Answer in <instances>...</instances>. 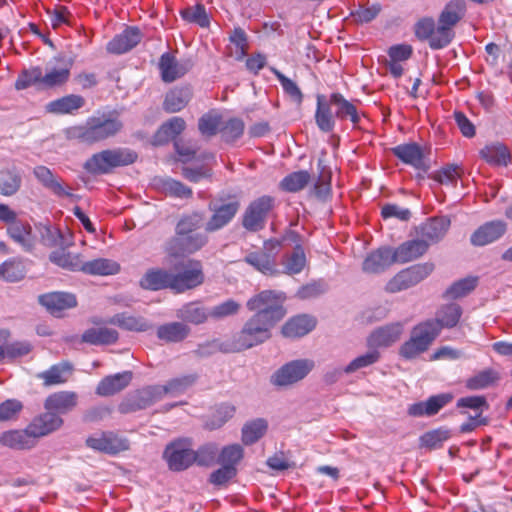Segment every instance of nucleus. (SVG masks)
<instances>
[{
    "mask_svg": "<svg viewBox=\"0 0 512 512\" xmlns=\"http://www.w3.org/2000/svg\"><path fill=\"white\" fill-rule=\"evenodd\" d=\"M450 227L449 218L435 217L429 219L427 222L420 226V236L422 240L428 243V246L432 243H436L441 240L447 233Z\"/></svg>",
    "mask_w": 512,
    "mask_h": 512,
    "instance_id": "30",
    "label": "nucleus"
},
{
    "mask_svg": "<svg viewBox=\"0 0 512 512\" xmlns=\"http://www.w3.org/2000/svg\"><path fill=\"white\" fill-rule=\"evenodd\" d=\"M190 98L191 91L189 88L172 89L165 96L163 108L168 113L179 112L188 104Z\"/></svg>",
    "mask_w": 512,
    "mask_h": 512,
    "instance_id": "45",
    "label": "nucleus"
},
{
    "mask_svg": "<svg viewBox=\"0 0 512 512\" xmlns=\"http://www.w3.org/2000/svg\"><path fill=\"white\" fill-rule=\"evenodd\" d=\"M197 380L196 374L184 375L171 379L165 385H160L162 396H178L194 385Z\"/></svg>",
    "mask_w": 512,
    "mask_h": 512,
    "instance_id": "50",
    "label": "nucleus"
},
{
    "mask_svg": "<svg viewBox=\"0 0 512 512\" xmlns=\"http://www.w3.org/2000/svg\"><path fill=\"white\" fill-rule=\"evenodd\" d=\"M310 181V174L307 171H296L290 173L280 182V188L287 192L302 190Z\"/></svg>",
    "mask_w": 512,
    "mask_h": 512,
    "instance_id": "56",
    "label": "nucleus"
},
{
    "mask_svg": "<svg viewBox=\"0 0 512 512\" xmlns=\"http://www.w3.org/2000/svg\"><path fill=\"white\" fill-rule=\"evenodd\" d=\"M306 255L301 245H296L291 254L286 255L282 260L284 273L288 275L299 274L306 265Z\"/></svg>",
    "mask_w": 512,
    "mask_h": 512,
    "instance_id": "53",
    "label": "nucleus"
},
{
    "mask_svg": "<svg viewBox=\"0 0 512 512\" xmlns=\"http://www.w3.org/2000/svg\"><path fill=\"white\" fill-rule=\"evenodd\" d=\"M86 100L83 96L78 94H69L53 100L46 105V110L49 113L57 115L75 114L78 110L84 107Z\"/></svg>",
    "mask_w": 512,
    "mask_h": 512,
    "instance_id": "31",
    "label": "nucleus"
},
{
    "mask_svg": "<svg viewBox=\"0 0 512 512\" xmlns=\"http://www.w3.org/2000/svg\"><path fill=\"white\" fill-rule=\"evenodd\" d=\"M403 324L396 322L375 329L368 338L373 348L388 347L398 341L403 333Z\"/></svg>",
    "mask_w": 512,
    "mask_h": 512,
    "instance_id": "22",
    "label": "nucleus"
},
{
    "mask_svg": "<svg viewBox=\"0 0 512 512\" xmlns=\"http://www.w3.org/2000/svg\"><path fill=\"white\" fill-rule=\"evenodd\" d=\"M438 335L436 323L426 320L415 325L410 332L409 339L399 349L400 356L406 360L417 358L429 349Z\"/></svg>",
    "mask_w": 512,
    "mask_h": 512,
    "instance_id": "7",
    "label": "nucleus"
},
{
    "mask_svg": "<svg viewBox=\"0 0 512 512\" xmlns=\"http://www.w3.org/2000/svg\"><path fill=\"white\" fill-rule=\"evenodd\" d=\"M33 175L37 181L57 197H72L71 187L65 185L62 179L44 165H38L33 169Z\"/></svg>",
    "mask_w": 512,
    "mask_h": 512,
    "instance_id": "19",
    "label": "nucleus"
},
{
    "mask_svg": "<svg viewBox=\"0 0 512 512\" xmlns=\"http://www.w3.org/2000/svg\"><path fill=\"white\" fill-rule=\"evenodd\" d=\"M42 69L40 67H32L20 73L15 82L17 90H24L30 86L38 85L42 88Z\"/></svg>",
    "mask_w": 512,
    "mask_h": 512,
    "instance_id": "57",
    "label": "nucleus"
},
{
    "mask_svg": "<svg viewBox=\"0 0 512 512\" xmlns=\"http://www.w3.org/2000/svg\"><path fill=\"white\" fill-rule=\"evenodd\" d=\"M25 275L23 263L16 259H10L0 265V277L6 281L16 282Z\"/></svg>",
    "mask_w": 512,
    "mask_h": 512,
    "instance_id": "59",
    "label": "nucleus"
},
{
    "mask_svg": "<svg viewBox=\"0 0 512 512\" xmlns=\"http://www.w3.org/2000/svg\"><path fill=\"white\" fill-rule=\"evenodd\" d=\"M131 380L132 373L130 371L106 376L99 382L96 393L100 396L114 395L126 388Z\"/></svg>",
    "mask_w": 512,
    "mask_h": 512,
    "instance_id": "32",
    "label": "nucleus"
},
{
    "mask_svg": "<svg viewBox=\"0 0 512 512\" xmlns=\"http://www.w3.org/2000/svg\"><path fill=\"white\" fill-rule=\"evenodd\" d=\"M177 273H172V290L183 293L202 285L205 274L199 260L188 259L175 266Z\"/></svg>",
    "mask_w": 512,
    "mask_h": 512,
    "instance_id": "8",
    "label": "nucleus"
},
{
    "mask_svg": "<svg viewBox=\"0 0 512 512\" xmlns=\"http://www.w3.org/2000/svg\"><path fill=\"white\" fill-rule=\"evenodd\" d=\"M73 372V366L69 362H60L49 369L37 374V378L43 381L44 386L64 384Z\"/></svg>",
    "mask_w": 512,
    "mask_h": 512,
    "instance_id": "33",
    "label": "nucleus"
},
{
    "mask_svg": "<svg viewBox=\"0 0 512 512\" xmlns=\"http://www.w3.org/2000/svg\"><path fill=\"white\" fill-rule=\"evenodd\" d=\"M207 241L208 238L204 233L175 236L167 242L165 251L173 258L184 257L200 250Z\"/></svg>",
    "mask_w": 512,
    "mask_h": 512,
    "instance_id": "15",
    "label": "nucleus"
},
{
    "mask_svg": "<svg viewBox=\"0 0 512 512\" xmlns=\"http://www.w3.org/2000/svg\"><path fill=\"white\" fill-rule=\"evenodd\" d=\"M438 335L436 323L426 320L415 325L410 332L409 339L399 349L400 356L406 360L417 358L429 349Z\"/></svg>",
    "mask_w": 512,
    "mask_h": 512,
    "instance_id": "5",
    "label": "nucleus"
},
{
    "mask_svg": "<svg viewBox=\"0 0 512 512\" xmlns=\"http://www.w3.org/2000/svg\"><path fill=\"white\" fill-rule=\"evenodd\" d=\"M477 285L476 277H467L456 281L446 290V297L449 299H458L466 296L475 289Z\"/></svg>",
    "mask_w": 512,
    "mask_h": 512,
    "instance_id": "58",
    "label": "nucleus"
},
{
    "mask_svg": "<svg viewBox=\"0 0 512 512\" xmlns=\"http://www.w3.org/2000/svg\"><path fill=\"white\" fill-rule=\"evenodd\" d=\"M192 441L189 438H179L170 442L163 452V458L172 471H184L195 462Z\"/></svg>",
    "mask_w": 512,
    "mask_h": 512,
    "instance_id": "10",
    "label": "nucleus"
},
{
    "mask_svg": "<svg viewBox=\"0 0 512 512\" xmlns=\"http://www.w3.org/2000/svg\"><path fill=\"white\" fill-rule=\"evenodd\" d=\"M195 462L199 466H211L215 463L218 455L217 445L214 443H208L199 447L194 451Z\"/></svg>",
    "mask_w": 512,
    "mask_h": 512,
    "instance_id": "64",
    "label": "nucleus"
},
{
    "mask_svg": "<svg viewBox=\"0 0 512 512\" xmlns=\"http://www.w3.org/2000/svg\"><path fill=\"white\" fill-rule=\"evenodd\" d=\"M428 249V243L422 239L406 241L393 249L397 263H407L422 256Z\"/></svg>",
    "mask_w": 512,
    "mask_h": 512,
    "instance_id": "36",
    "label": "nucleus"
},
{
    "mask_svg": "<svg viewBox=\"0 0 512 512\" xmlns=\"http://www.w3.org/2000/svg\"><path fill=\"white\" fill-rule=\"evenodd\" d=\"M202 224L203 218L198 213L184 216L176 226V236L197 233L196 230L201 228Z\"/></svg>",
    "mask_w": 512,
    "mask_h": 512,
    "instance_id": "61",
    "label": "nucleus"
},
{
    "mask_svg": "<svg viewBox=\"0 0 512 512\" xmlns=\"http://www.w3.org/2000/svg\"><path fill=\"white\" fill-rule=\"evenodd\" d=\"M316 326L313 317L307 315H299L291 318L282 327V334L287 338H299L308 334Z\"/></svg>",
    "mask_w": 512,
    "mask_h": 512,
    "instance_id": "35",
    "label": "nucleus"
},
{
    "mask_svg": "<svg viewBox=\"0 0 512 512\" xmlns=\"http://www.w3.org/2000/svg\"><path fill=\"white\" fill-rule=\"evenodd\" d=\"M331 103L336 108L335 116L338 119L349 118L354 125L360 121L356 107L343 97L340 93L331 94Z\"/></svg>",
    "mask_w": 512,
    "mask_h": 512,
    "instance_id": "47",
    "label": "nucleus"
},
{
    "mask_svg": "<svg viewBox=\"0 0 512 512\" xmlns=\"http://www.w3.org/2000/svg\"><path fill=\"white\" fill-rule=\"evenodd\" d=\"M106 323L135 332H144L150 327L148 322L143 317H137L128 313L116 314L109 318Z\"/></svg>",
    "mask_w": 512,
    "mask_h": 512,
    "instance_id": "43",
    "label": "nucleus"
},
{
    "mask_svg": "<svg viewBox=\"0 0 512 512\" xmlns=\"http://www.w3.org/2000/svg\"><path fill=\"white\" fill-rule=\"evenodd\" d=\"M480 156L492 165H507L510 161L507 147L500 143L486 145L480 150Z\"/></svg>",
    "mask_w": 512,
    "mask_h": 512,
    "instance_id": "49",
    "label": "nucleus"
},
{
    "mask_svg": "<svg viewBox=\"0 0 512 512\" xmlns=\"http://www.w3.org/2000/svg\"><path fill=\"white\" fill-rule=\"evenodd\" d=\"M466 11L464 0L449 1L438 18L436 37L431 43L432 49H442L448 46L454 38V26L462 19Z\"/></svg>",
    "mask_w": 512,
    "mask_h": 512,
    "instance_id": "3",
    "label": "nucleus"
},
{
    "mask_svg": "<svg viewBox=\"0 0 512 512\" xmlns=\"http://www.w3.org/2000/svg\"><path fill=\"white\" fill-rule=\"evenodd\" d=\"M379 358L380 354L378 351H369L353 359L346 367L343 368V371L346 374L354 373L360 369L371 366L372 364L376 363Z\"/></svg>",
    "mask_w": 512,
    "mask_h": 512,
    "instance_id": "63",
    "label": "nucleus"
},
{
    "mask_svg": "<svg viewBox=\"0 0 512 512\" xmlns=\"http://www.w3.org/2000/svg\"><path fill=\"white\" fill-rule=\"evenodd\" d=\"M394 251L390 247H380L364 259L362 269L366 273L377 274L397 263Z\"/></svg>",
    "mask_w": 512,
    "mask_h": 512,
    "instance_id": "20",
    "label": "nucleus"
},
{
    "mask_svg": "<svg viewBox=\"0 0 512 512\" xmlns=\"http://www.w3.org/2000/svg\"><path fill=\"white\" fill-rule=\"evenodd\" d=\"M7 233L11 239L19 244L25 251H31L34 247L31 226L28 223L18 220L7 227Z\"/></svg>",
    "mask_w": 512,
    "mask_h": 512,
    "instance_id": "41",
    "label": "nucleus"
},
{
    "mask_svg": "<svg viewBox=\"0 0 512 512\" xmlns=\"http://www.w3.org/2000/svg\"><path fill=\"white\" fill-rule=\"evenodd\" d=\"M122 129V123L116 118L105 115L90 117L83 125L72 126L66 130L68 139L86 144H94L117 134Z\"/></svg>",
    "mask_w": 512,
    "mask_h": 512,
    "instance_id": "2",
    "label": "nucleus"
},
{
    "mask_svg": "<svg viewBox=\"0 0 512 512\" xmlns=\"http://www.w3.org/2000/svg\"><path fill=\"white\" fill-rule=\"evenodd\" d=\"M137 154L126 148L107 149L92 155L84 164L91 174H108L114 168L134 163Z\"/></svg>",
    "mask_w": 512,
    "mask_h": 512,
    "instance_id": "4",
    "label": "nucleus"
},
{
    "mask_svg": "<svg viewBox=\"0 0 512 512\" xmlns=\"http://www.w3.org/2000/svg\"><path fill=\"white\" fill-rule=\"evenodd\" d=\"M280 250L281 242L270 239L264 242L263 250L248 253L244 257V261L262 274L274 275L278 272L276 269V255Z\"/></svg>",
    "mask_w": 512,
    "mask_h": 512,
    "instance_id": "13",
    "label": "nucleus"
},
{
    "mask_svg": "<svg viewBox=\"0 0 512 512\" xmlns=\"http://www.w3.org/2000/svg\"><path fill=\"white\" fill-rule=\"evenodd\" d=\"M268 423L263 418H257L247 422L242 428V441L245 445H251L264 436Z\"/></svg>",
    "mask_w": 512,
    "mask_h": 512,
    "instance_id": "51",
    "label": "nucleus"
},
{
    "mask_svg": "<svg viewBox=\"0 0 512 512\" xmlns=\"http://www.w3.org/2000/svg\"><path fill=\"white\" fill-rule=\"evenodd\" d=\"M176 316L184 322L199 325L207 321L210 312L199 302H189L177 310Z\"/></svg>",
    "mask_w": 512,
    "mask_h": 512,
    "instance_id": "40",
    "label": "nucleus"
},
{
    "mask_svg": "<svg viewBox=\"0 0 512 512\" xmlns=\"http://www.w3.org/2000/svg\"><path fill=\"white\" fill-rule=\"evenodd\" d=\"M0 444L14 450H29L36 445L29 427L23 430H9L0 435Z\"/></svg>",
    "mask_w": 512,
    "mask_h": 512,
    "instance_id": "28",
    "label": "nucleus"
},
{
    "mask_svg": "<svg viewBox=\"0 0 512 512\" xmlns=\"http://www.w3.org/2000/svg\"><path fill=\"white\" fill-rule=\"evenodd\" d=\"M180 15L185 21L195 23L203 28L208 27L210 24L209 16L202 3H196L182 9Z\"/></svg>",
    "mask_w": 512,
    "mask_h": 512,
    "instance_id": "55",
    "label": "nucleus"
},
{
    "mask_svg": "<svg viewBox=\"0 0 512 512\" xmlns=\"http://www.w3.org/2000/svg\"><path fill=\"white\" fill-rule=\"evenodd\" d=\"M50 261L70 271H80L82 259L79 254H72L65 249H58L50 254Z\"/></svg>",
    "mask_w": 512,
    "mask_h": 512,
    "instance_id": "52",
    "label": "nucleus"
},
{
    "mask_svg": "<svg viewBox=\"0 0 512 512\" xmlns=\"http://www.w3.org/2000/svg\"><path fill=\"white\" fill-rule=\"evenodd\" d=\"M222 117L216 112H209L203 115L198 122V128L201 134L213 136L222 127Z\"/></svg>",
    "mask_w": 512,
    "mask_h": 512,
    "instance_id": "60",
    "label": "nucleus"
},
{
    "mask_svg": "<svg viewBox=\"0 0 512 512\" xmlns=\"http://www.w3.org/2000/svg\"><path fill=\"white\" fill-rule=\"evenodd\" d=\"M22 177L16 168L0 170V195L10 197L21 188Z\"/></svg>",
    "mask_w": 512,
    "mask_h": 512,
    "instance_id": "44",
    "label": "nucleus"
},
{
    "mask_svg": "<svg viewBox=\"0 0 512 512\" xmlns=\"http://www.w3.org/2000/svg\"><path fill=\"white\" fill-rule=\"evenodd\" d=\"M78 403V395L73 391H59L49 395L44 403L47 411L65 414L73 410Z\"/></svg>",
    "mask_w": 512,
    "mask_h": 512,
    "instance_id": "27",
    "label": "nucleus"
},
{
    "mask_svg": "<svg viewBox=\"0 0 512 512\" xmlns=\"http://www.w3.org/2000/svg\"><path fill=\"white\" fill-rule=\"evenodd\" d=\"M451 432L446 428H438L425 432L419 438V446L429 450L441 448L450 439Z\"/></svg>",
    "mask_w": 512,
    "mask_h": 512,
    "instance_id": "54",
    "label": "nucleus"
},
{
    "mask_svg": "<svg viewBox=\"0 0 512 512\" xmlns=\"http://www.w3.org/2000/svg\"><path fill=\"white\" fill-rule=\"evenodd\" d=\"M72 63L63 58H55L42 71V88L52 89L65 85L70 78Z\"/></svg>",
    "mask_w": 512,
    "mask_h": 512,
    "instance_id": "17",
    "label": "nucleus"
},
{
    "mask_svg": "<svg viewBox=\"0 0 512 512\" xmlns=\"http://www.w3.org/2000/svg\"><path fill=\"white\" fill-rule=\"evenodd\" d=\"M159 70L164 82L170 83L183 77L190 69L188 61L179 62L170 53H164L159 60Z\"/></svg>",
    "mask_w": 512,
    "mask_h": 512,
    "instance_id": "24",
    "label": "nucleus"
},
{
    "mask_svg": "<svg viewBox=\"0 0 512 512\" xmlns=\"http://www.w3.org/2000/svg\"><path fill=\"white\" fill-rule=\"evenodd\" d=\"M39 302L47 308V310L59 317L61 313L73 308L77 305V300L74 294L66 292H52L39 296Z\"/></svg>",
    "mask_w": 512,
    "mask_h": 512,
    "instance_id": "23",
    "label": "nucleus"
},
{
    "mask_svg": "<svg viewBox=\"0 0 512 512\" xmlns=\"http://www.w3.org/2000/svg\"><path fill=\"white\" fill-rule=\"evenodd\" d=\"M86 445L95 451L109 455L126 451L130 447L127 438L119 436L114 432L96 433L86 439Z\"/></svg>",
    "mask_w": 512,
    "mask_h": 512,
    "instance_id": "16",
    "label": "nucleus"
},
{
    "mask_svg": "<svg viewBox=\"0 0 512 512\" xmlns=\"http://www.w3.org/2000/svg\"><path fill=\"white\" fill-rule=\"evenodd\" d=\"M244 122L239 118H231L226 123L222 122L220 132L226 142H233L240 138L244 132Z\"/></svg>",
    "mask_w": 512,
    "mask_h": 512,
    "instance_id": "62",
    "label": "nucleus"
},
{
    "mask_svg": "<svg viewBox=\"0 0 512 512\" xmlns=\"http://www.w3.org/2000/svg\"><path fill=\"white\" fill-rule=\"evenodd\" d=\"M433 270L434 264L430 262L408 267L391 278L387 282L385 290L389 293H397L409 289L427 278Z\"/></svg>",
    "mask_w": 512,
    "mask_h": 512,
    "instance_id": "11",
    "label": "nucleus"
},
{
    "mask_svg": "<svg viewBox=\"0 0 512 512\" xmlns=\"http://www.w3.org/2000/svg\"><path fill=\"white\" fill-rule=\"evenodd\" d=\"M154 182L155 186L166 195L176 198H190L192 196V190L175 179L169 177L156 178Z\"/></svg>",
    "mask_w": 512,
    "mask_h": 512,
    "instance_id": "48",
    "label": "nucleus"
},
{
    "mask_svg": "<svg viewBox=\"0 0 512 512\" xmlns=\"http://www.w3.org/2000/svg\"><path fill=\"white\" fill-rule=\"evenodd\" d=\"M506 231V224L502 221H491L480 226L472 235L471 243L475 246H484L499 239Z\"/></svg>",
    "mask_w": 512,
    "mask_h": 512,
    "instance_id": "29",
    "label": "nucleus"
},
{
    "mask_svg": "<svg viewBox=\"0 0 512 512\" xmlns=\"http://www.w3.org/2000/svg\"><path fill=\"white\" fill-rule=\"evenodd\" d=\"M391 151L404 164L417 170L427 171L429 168L423 148L415 142L397 145Z\"/></svg>",
    "mask_w": 512,
    "mask_h": 512,
    "instance_id": "18",
    "label": "nucleus"
},
{
    "mask_svg": "<svg viewBox=\"0 0 512 512\" xmlns=\"http://www.w3.org/2000/svg\"><path fill=\"white\" fill-rule=\"evenodd\" d=\"M163 398L160 385L149 386L137 391L126 403L122 404L123 412L145 409Z\"/></svg>",
    "mask_w": 512,
    "mask_h": 512,
    "instance_id": "21",
    "label": "nucleus"
},
{
    "mask_svg": "<svg viewBox=\"0 0 512 512\" xmlns=\"http://www.w3.org/2000/svg\"><path fill=\"white\" fill-rule=\"evenodd\" d=\"M462 316V308L459 304L450 303L441 306L437 312L435 319L428 320L429 322L436 323L438 326V333L444 328L450 329L455 327Z\"/></svg>",
    "mask_w": 512,
    "mask_h": 512,
    "instance_id": "34",
    "label": "nucleus"
},
{
    "mask_svg": "<svg viewBox=\"0 0 512 512\" xmlns=\"http://www.w3.org/2000/svg\"><path fill=\"white\" fill-rule=\"evenodd\" d=\"M141 39L142 34L137 27H128L108 42L107 51L111 54L126 53L134 48Z\"/></svg>",
    "mask_w": 512,
    "mask_h": 512,
    "instance_id": "26",
    "label": "nucleus"
},
{
    "mask_svg": "<svg viewBox=\"0 0 512 512\" xmlns=\"http://www.w3.org/2000/svg\"><path fill=\"white\" fill-rule=\"evenodd\" d=\"M284 300L283 293L271 290H264L251 297L246 306L255 314L245 322L241 331L233 338L213 340L207 346L211 348V352L235 353L264 343L271 337V329L286 314Z\"/></svg>",
    "mask_w": 512,
    "mask_h": 512,
    "instance_id": "1",
    "label": "nucleus"
},
{
    "mask_svg": "<svg viewBox=\"0 0 512 512\" xmlns=\"http://www.w3.org/2000/svg\"><path fill=\"white\" fill-rule=\"evenodd\" d=\"M118 332L111 328H90L82 335V341L92 345H110L117 342Z\"/></svg>",
    "mask_w": 512,
    "mask_h": 512,
    "instance_id": "42",
    "label": "nucleus"
},
{
    "mask_svg": "<svg viewBox=\"0 0 512 512\" xmlns=\"http://www.w3.org/2000/svg\"><path fill=\"white\" fill-rule=\"evenodd\" d=\"M80 271L94 276H109L117 274L120 271V265L111 259L97 258L91 261H83Z\"/></svg>",
    "mask_w": 512,
    "mask_h": 512,
    "instance_id": "39",
    "label": "nucleus"
},
{
    "mask_svg": "<svg viewBox=\"0 0 512 512\" xmlns=\"http://www.w3.org/2000/svg\"><path fill=\"white\" fill-rule=\"evenodd\" d=\"M438 335L436 323L426 320L415 325L410 332L409 339L399 349L400 356L406 360L417 358L429 349Z\"/></svg>",
    "mask_w": 512,
    "mask_h": 512,
    "instance_id": "6",
    "label": "nucleus"
},
{
    "mask_svg": "<svg viewBox=\"0 0 512 512\" xmlns=\"http://www.w3.org/2000/svg\"><path fill=\"white\" fill-rule=\"evenodd\" d=\"M315 367L312 359H297L280 367L271 377L275 386L285 387L304 379Z\"/></svg>",
    "mask_w": 512,
    "mask_h": 512,
    "instance_id": "14",
    "label": "nucleus"
},
{
    "mask_svg": "<svg viewBox=\"0 0 512 512\" xmlns=\"http://www.w3.org/2000/svg\"><path fill=\"white\" fill-rule=\"evenodd\" d=\"M275 207V198L263 195L252 200L242 215V226L250 232L262 230Z\"/></svg>",
    "mask_w": 512,
    "mask_h": 512,
    "instance_id": "9",
    "label": "nucleus"
},
{
    "mask_svg": "<svg viewBox=\"0 0 512 512\" xmlns=\"http://www.w3.org/2000/svg\"><path fill=\"white\" fill-rule=\"evenodd\" d=\"M190 333V328L182 322H171L161 325L157 329L159 339L166 342H180Z\"/></svg>",
    "mask_w": 512,
    "mask_h": 512,
    "instance_id": "46",
    "label": "nucleus"
},
{
    "mask_svg": "<svg viewBox=\"0 0 512 512\" xmlns=\"http://www.w3.org/2000/svg\"><path fill=\"white\" fill-rule=\"evenodd\" d=\"M240 208V202L236 197L219 198L210 202L209 209L212 216L206 223L207 232H214L231 222Z\"/></svg>",
    "mask_w": 512,
    "mask_h": 512,
    "instance_id": "12",
    "label": "nucleus"
},
{
    "mask_svg": "<svg viewBox=\"0 0 512 512\" xmlns=\"http://www.w3.org/2000/svg\"><path fill=\"white\" fill-rule=\"evenodd\" d=\"M62 424L63 419L58 414L46 410L45 413L35 417L28 427L36 440L58 430Z\"/></svg>",
    "mask_w": 512,
    "mask_h": 512,
    "instance_id": "25",
    "label": "nucleus"
},
{
    "mask_svg": "<svg viewBox=\"0 0 512 512\" xmlns=\"http://www.w3.org/2000/svg\"><path fill=\"white\" fill-rule=\"evenodd\" d=\"M140 286L153 291L172 289V273L164 269H150L141 278Z\"/></svg>",
    "mask_w": 512,
    "mask_h": 512,
    "instance_id": "38",
    "label": "nucleus"
},
{
    "mask_svg": "<svg viewBox=\"0 0 512 512\" xmlns=\"http://www.w3.org/2000/svg\"><path fill=\"white\" fill-rule=\"evenodd\" d=\"M331 97L329 100L324 95L317 96V108L315 112V121L318 128L323 132H331L335 127V114L332 113Z\"/></svg>",
    "mask_w": 512,
    "mask_h": 512,
    "instance_id": "37",
    "label": "nucleus"
}]
</instances>
